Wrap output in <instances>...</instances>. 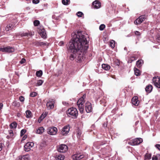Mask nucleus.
I'll return each instance as SVG.
<instances>
[{"mask_svg":"<svg viewBox=\"0 0 160 160\" xmlns=\"http://www.w3.org/2000/svg\"><path fill=\"white\" fill-rule=\"evenodd\" d=\"M46 45L45 43L42 42H39V46Z\"/></svg>","mask_w":160,"mask_h":160,"instance_id":"50","label":"nucleus"},{"mask_svg":"<svg viewBox=\"0 0 160 160\" xmlns=\"http://www.w3.org/2000/svg\"><path fill=\"white\" fill-rule=\"evenodd\" d=\"M25 98L22 96H21L19 97V100L21 102H23L24 101Z\"/></svg>","mask_w":160,"mask_h":160,"instance_id":"44","label":"nucleus"},{"mask_svg":"<svg viewBox=\"0 0 160 160\" xmlns=\"http://www.w3.org/2000/svg\"><path fill=\"white\" fill-rule=\"evenodd\" d=\"M158 156H159V154H157L156 155L153 156L152 158V160H157L158 158Z\"/></svg>","mask_w":160,"mask_h":160,"instance_id":"40","label":"nucleus"},{"mask_svg":"<svg viewBox=\"0 0 160 160\" xmlns=\"http://www.w3.org/2000/svg\"><path fill=\"white\" fill-rule=\"evenodd\" d=\"M86 97V94H84L80 98L77 102V105L78 106L80 112L82 113L83 112L84 105L83 104L84 102V99Z\"/></svg>","mask_w":160,"mask_h":160,"instance_id":"2","label":"nucleus"},{"mask_svg":"<svg viewBox=\"0 0 160 160\" xmlns=\"http://www.w3.org/2000/svg\"><path fill=\"white\" fill-rule=\"evenodd\" d=\"M146 19L145 15H142L140 16L137 18L134 21V23L136 25L140 24L142 22L144 21Z\"/></svg>","mask_w":160,"mask_h":160,"instance_id":"6","label":"nucleus"},{"mask_svg":"<svg viewBox=\"0 0 160 160\" xmlns=\"http://www.w3.org/2000/svg\"><path fill=\"white\" fill-rule=\"evenodd\" d=\"M85 109L87 113H89L92 111V104L89 102H87L85 104Z\"/></svg>","mask_w":160,"mask_h":160,"instance_id":"11","label":"nucleus"},{"mask_svg":"<svg viewBox=\"0 0 160 160\" xmlns=\"http://www.w3.org/2000/svg\"><path fill=\"white\" fill-rule=\"evenodd\" d=\"M38 31L42 38H46V33L45 32V29L43 27H41L40 28H39Z\"/></svg>","mask_w":160,"mask_h":160,"instance_id":"12","label":"nucleus"},{"mask_svg":"<svg viewBox=\"0 0 160 160\" xmlns=\"http://www.w3.org/2000/svg\"><path fill=\"white\" fill-rule=\"evenodd\" d=\"M14 27V26L12 24H9L7 25L5 28V30L8 31L9 30L12 29Z\"/></svg>","mask_w":160,"mask_h":160,"instance_id":"23","label":"nucleus"},{"mask_svg":"<svg viewBox=\"0 0 160 160\" xmlns=\"http://www.w3.org/2000/svg\"><path fill=\"white\" fill-rule=\"evenodd\" d=\"M92 5L94 8L98 9L101 7V4L100 2L98 0H95L93 2Z\"/></svg>","mask_w":160,"mask_h":160,"instance_id":"18","label":"nucleus"},{"mask_svg":"<svg viewBox=\"0 0 160 160\" xmlns=\"http://www.w3.org/2000/svg\"><path fill=\"white\" fill-rule=\"evenodd\" d=\"M154 85L157 88H160V77L153 78L152 79Z\"/></svg>","mask_w":160,"mask_h":160,"instance_id":"7","label":"nucleus"},{"mask_svg":"<svg viewBox=\"0 0 160 160\" xmlns=\"http://www.w3.org/2000/svg\"><path fill=\"white\" fill-rule=\"evenodd\" d=\"M84 157V156L83 155H81L80 154H75L72 156L73 160H80L83 158Z\"/></svg>","mask_w":160,"mask_h":160,"instance_id":"15","label":"nucleus"},{"mask_svg":"<svg viewBox=\"0 0 160 160\" xmlns=\"http://www.w3.org/2000/svg\"><path fill=\"white\" fill-rule=\"evenodd\" d=\"M12 105L17 107H18L20 106V104L19 102L14 101L12 102Z\"/></svg>","mask_w":160,"mask_h":160,"instance_id":"28","label":"nucleus"},{"mask_svg":"<svg viewBox=\"0 0 160 160\" xmlns=\"http://www.w3.org/2000/svg\"><path fill=\"white\" fill-rule=\"evenodd\" d=\"M70 42L67 49L68 52L72 53L70 59L73 60L75 58L78 62L81 61L88 48V40L81 32H78Z\"/></svg>","mask_w":160,"mask_h":160,"instance_id":"1","label":"nucleus"},{"mask_svg":"<svg viewBox=\"0 0 160 160\" xmlns=\"http://www.w3.org/2000/svg\"><path fill=\"white\" fill-rule=\"evenodd\" d=\"M82 133L81 131H80V130L78 131L77 134V136L78 138H79L80 137L81 135L82 134Z\"/></svg>","mask_w":160,"mask_h":160,"instance_id":"43","label":"nucleus"},{"mask_svg":"<svg viewBox=\"0 0 160 160\" xmlns=\"http://www.w3.org/2000/svg\"><path fill=\"white\" fill-rule=\"evenodd\" d=\"M108 123V122L107 121H106L105 122H104L103 125V127L104 128H106L107 126Z\"/></svg>","mask_w":160,"mask_h":160,"instance_id":"52","label":"nucleus"},{"mask_svg":"<svg viewBox=\"0 0 160 160\" xmlns=\"http://www.w3.org/2000/svg\"><path fill=\"white\" fill-rule=\"evenodd\" d=\"M143 63V60L141 59L138 60L136 62V65L137 67L138 68H140L142 65Z\"/></svg>","mask_w":160,"mask_h":160,"instance_id":"24","label":"nucleus"},{"mask_svg":"<svg viewBox=\"0 0 160 160\" xmlns=\"http://www.w3.org/2000/svg\"><path fill=\"white\" fill-rule=\"evenodd\" d=\"M116 135H117V136H118V135H120V134L118 133H116Z\"/></svg>","mask_w":160,"mask_h":160,"instance_id":"59","label":"nucleus"},{"mask_svg":"<svg viewBox=\"0 0 160 160\" xmlns=\"http://www.w3.org/2000/svg\"><path fill=\"white\" fill-rule=\"evenodd\" d=\"M13 48L10 47H3L0 48V51L3 52H11L14 51Z\"/></svg>","mask_w":160,"mask_h":160,"instance_id":"9","label":"nucleus"},{"mask_svg":"<svg viewBox=\"0 0 160 160\" xmlns=\"http://www.w3.org/2000/svg\"><path fill=\"white\" fill-rule=\"evenodd\" d=\"M152 87L151 85H148L145 88L146 92L148 93H150L152 91Z\"/></svg>","mask_w":160,"mask_h":160,"instance_id":"21","label":"nucleus"},{"mask_svg":"<svg viewBox=\"0 0 160 160\" xmlns=\"http://www.w3.org/2000/svg\"><path fill=\"white\" fill-rule=\"evenodd\" d=\"M67 113L69 117L76 118L78 116V112L75 108H72L68 109Z\"/></svg>","mask_w":160,"mask_h":160,"instance_id":"3","label":"nucleus"},{"mask_svg":"<svg viewBox=\"0 0 160 160\" xmlns=\"http://www.w3.org/2000/svg\"><path fill=\"white\" fill-rule=\"evenodd\" d=\"M37 95V93L35 92H33L30 93V96L31 97H33L36 96Z\"/></svg>","mask_w":160,"mask_h":160,"instance_id":"39","label":"nucleus"},{"mask_svg":"<svg viewBox=\"0 0 160 160\" xmlns=\"http://www.w3.org/2000/svg\"><path fill=\"white\" fill-rule=\"evenodd\" d=\"M68 150V146L65 144H61L58 146V151L60 152H64Z\"/></svg>","mask_w":160,"mask_h":160,"instance_id":"8","label":"nucleus"},{"mask_svg":"<svg viewBox=\"0 0 160 160\" xmlns=\"http://www.w3.org/2000/svg\"><path fill=\"white\" fill-rule=\"evenodd\" d=\"M151 154H147L145 155V158L148 159H150L151 158Z\"/></svg>","mask_w":160,"mask_h":160,"instance_id":"38","label":"nucleus"},{"mask_svg":"<svg viewBox=\"0 0 160 160\" xmlns=\"http://www.w3.org/2000/svg\"><path fill=\"white\" fill-rule=\"evenodd\" d=\"M134 73L135 75L137 76H138L140 74V71L137 68H134Z\"/></svg>","mask_w":160,"mask_h":160,"instance_id":"30","label":"nucleus"},{"mask_svg":"<svg viewBox=\"0 0 160 160\" xmlns=\"http://www.w3.org/2000/svg\"><path fill=\"white\" fill-rule=\"evenodd\" d=\"M2 147H3L2 144V143H0V151L2 150Z\"/></svg>","mask_w":160,"mask_h":160,"instance_id":"56","label":"nucleus"},{"mask_svg":"<svg viewBox=\"0 0 160 160\" xmlns=\"http://www.w3.org/2000/svg\"><path fill=\"white\" fill-rule=\"evenodd\" d=\"M19 114H20V113H18V116Z\"/></svg>","mask_w":160,"mask_h":160,"instance_id":"63","label":"nucleus"},{"mask_svg":"<svg viewBox=\"0 0 160 160\" xmlns=\"http://www.w3.org/2000/svg\"><path fill=\"white\" fill-rule=\"evenodd\" d=\"M17 126V123L16 122H14L11 123L9 127L11 129H15Z\"/></svg>","mask_w":160,"mask_h":160,"instance_id":"25","label":"nucleus"},{"mask_svg":"<svg viewBox=\"0 0 160 160\" xmlns=\"http://www.w3.org/2000/svg\"><path fill=\"white\" fill-rule=\"evenodd\" d=\"M157 41L160 44V34L158 35V36Z\"/></svg>","mask_w":160,"mask_h":160,"instance_id":"46","label":"nucleus"},{"mask_svg":"<svg viewBox=\"0 0 160 160\" xmlns=\"http://www.w3.org/2000/svg\"><path fill=\"white\" fill-rule=\"evenodd\" d=\"M43 81L42 80V79H40L38 80L36 86H40L42 84L43 82Z\"/></svg>","mask_w":160,"mask_h":160,"instance_id":"31","label":"nucleus"},{"mask_svg":"<svg viewBox=\"0 0 160 160\" xmlns=\"http://www.w3.org/2000/svg\"><path fill=\"white\" fill-rule=\"evenodd\" d=\"M54 101L52 99H50L47 103V106L48 109H52L54 108Z\"/></svg>","mask_w":160,"mask_h":160,"instance_id":"14","label":"nucleus"},{"mask_svg":"<svg viewBox=\"0 0 160 160\" xmlns=\"http://www.w3.org/2000/svg\"><path fill=\"white\" fill-rule=\"evenodd\" d=\"M34 145V143L32 142H28L24 146V149L25 151H29L31 148Z\"/></svg>","mask_w":160,"mask_h":160,"instance_id":"10","label":"nucleus"},{"mask_svg":"<svg viewBox=\"0 0 160 160\" xmlns=\"http://www.w3.org/2000/svg\"><path fill=\"white\" fill-rule=\"evenodd\" d=\"M30 156L28 154L19 156L18 160H30Z\"/></svg>","mask_w":160,"mask_h":160,"instance_id":"16","label":"nucleus"},{"mask_svg":"<svg viewBox=\"0 0 160 160\" xmlns=\"http://www.w3.org/2000/svg\"><path fill=\"white\" fill-rule=\"evenodd\" d=\"M70 130V128L68 126H66L62 128L61 134L63 135H66L68 133Z\"/></svg>","mask_w":160,"mask_h":160,"instance_id":"13","label":"nucleus"},{"mask_svg":"<svg viewBox=\"0 0 160 160\" xmlns=\"http://www.w3.org/2000/svg\"><path fill=\"white\" fill-rule=\"evenodd\" d=\"M115 41L113 40H112L110 42V46L112 48H114L115 47Z\"/></svg>","mask_w":160,"mask_h":160,"instance_id":"33","label":"nucleus"},{"mask_svg":"<svg viewBox=\"0 0 160 160\" xmlns=\"http://www.w3.org/2000/svg\"><path fill=\"white\" fill-rule=\"evenodd\" d=\"M26 117L27 118H30L32 117V114L30 110H27L26 111Z\"/></svg>","mask_w":160,"mask_h":160,"instance_id":"27","label":"nucleus"},{"mask_svg":"<svg viewBox=\"0 0 160 160\" xmlns=\"http://www.w3.org/2000/svg\"><path fill=\"white\" fill-rule=\"evenodd\" d=\"M44 129L43 127L38 128L36 130V133L38 134H42L44 131Z\"/></svg>","mask_w":160,"mask_h":160,"instance_id":"20","label":"nucleus"},{"mask_svg":"<svg viewBox=\"0 0 160 160\" xmlns=\"http://www.w3.org/2000/svg\"><path fill=\"white\" fill-rule=\"evenodd\" d=\"M31 0H26V1H30Z\"/></svg>","mask_w":160,"mask_h":160,"instance_id":"64","label":"nucleus"},{"mask_svg":"<svg viewBox=\"0 0 160 160\" xmlns=\"http://www.w3.org/2000/svg\"><path fill=\"white\" fill-rule=\"evenodd\" d=\"M27 136H26V135L24 136L23 137V138H22V139L24 140L26 138H27Z\"/></svg>","mask_w":160,"mask_h":160,"instance_id":"58","label":"nucleus"},{"mask_svg":"<svg viewBox=\"0 0 160 160\" xmlns=\"http://www.w3.org/2000/svg\"><path fill=\"white\" fill-rule=\"evenodd\" d=\"M33 24L35 26H38L40 24V22L38 20H35L34 21Z\"/></svg>","mask_w":160,"mask_h":160,"instance_id":"37","label":"nucleus"},{"mask_svg":"<svg viewBox=\"0 0 160 160\" xmlns=\"http://www.w3.org/2000/svg\"><path fill=\"white\" fill-rule=\"evenodd\" d=\"M138 122V121H137L136 122V124H137Z\"/></svg>","mask_w":160,"mask_h":160,"instance_id":"61","label":"nucleus"},{"mask_svg":"<svg viewBox=\"0 0 160 160\" xmlns=\"http://www.w3.org/2000/svg\"><path fill=\"white\" fill-rule=\"evenodd\" d=\"M33 44L36 46H39V42H33Z\"/></svg>","mask_w":160,"mask_h":160,"instance_id":"48","label":"nucleus"},{"mask_svg":"<svg viewBox=\"0 0 160 160\" xmlns=\"http://www.w3.org/2000/svg\"><path fill=\"white\" fill-rule=\"evenodd\" d=\"M142 139L140 138H136L128 142V143L132 146H134L140 144L142 142Z\"/></svg>","mask_w":160,"mask_h":160,"instance_id":"4","label":"nucleus"},{"mask_svg":"<svg viewBox=\"0 0 160 160\" xmlns=\"http://www.w3.org/2000/svg\"><path fill=\"white\" fill-rule=\"evenodd\" d=\"M136 59V58L134 57H131L128 60V62L132 63L133 61L135 60Z\"/></svg>","mask_w":160,"mask_h":160,"instance_id":"35","label":"nucleus"},{"mask_svg":"<svg viewBox=\"0 0 160 160\" xmlns=\"http://www.w3.org/2000/svg\"><path fill=\"white\" fill-rule=\"evenodd\" d=\"M58 130L57 128L54 127L49 128L47 130L48 133L52 135H54L56 134Z\"/></svg>","mask_w":160,"mask_h":160,"instance_id":"5","label":"nucleus"},{"mask_svg":"<svg viewBox=\"0 0 160 160\" xmlns=\"http://www.w3.org/2000/svg\"><path fill=\"white\" fill-rule=\"evenodd\" d=\"M102 68L105 70H108L110 69V67L107 64H103L102 65Z\"/></svg>","mask_w":160,"mask_h":160,"instance_id":"26","label":"nucleus"},{"mask_svg":"<svg viewBox=\"0 0 160 160\" xmlns=\"http://www.w3.org/2000/svg\"><path fill=\"white\" fill-rule=\"evenodd\" d=\"M83 15V13L82 12H78L77 13V15L79 17H82V16Z\"/></svg>","mask_w":160,"mask_h":160,"instance_id":"42","label":"nucleus"},{"mask_svg":"<svg viewBox=\"0 0 160 160\" xmlns=\"http://www.w3.org/2000/svg\"><path fill=\"white\" fill-rule=\"evenodd\" d=\"M155 147L160 150V144H156L155 145Z\"/></svg>","mask_w":160,"mask_h":160,"instance_id":"54","label":"nucleus"},{"mask_svg":"<svg viewBox=\"0 0 160 160\" xmlns=\"http://www.w3.org/2000/svg\"><path fill=\"white\" fill-rule=\"evenodd\" d=\"M9 134L11 136H12L13 135V131L12 130L9 131Z\"/></svg>","mask_w":160,"mask_h":160,"instance_id":"49","label":"nucleus"},{"mask_svg":"<svg viewBox=\"0 0 160 160\" xmlns=\"http://www.w3.org/2000/svg\"><path fill=\"white\" fill-rule=\"evenodd\" d=\"M119 62H117V65L118 66H119Z\"/></svg>","mask_w":160,"mask_h":160,"instance_id":"60","label":"nucleus"},{"mask_svg":"<svg viewBox=\"0 0 160 160\" xmlns=\"http://www.w3.org/2000/svg\"><path fill=\"white\" fill-rule=\"evenodd\" d=\"M34 34V32H23L21 34V36L22 37H25V36H32Z\"/></svg>","mask_w":160,"mask_h":160,"instance_id":"22","label":"nucleus"},{"mask_svg":"<svg viewBox=\"0 0 160 160\" xmlns=\"http://www.w3.org/2000/svg\"><path fill=\"white\" fill-rule=\"evenodd\" d=\"M26 130L25 129H22L21 130L20 132L21 136H22L24 135L25 133L26 132Z\"/></svg>","mask_w":160,"mask_h":160,"instance_id":"41","label":"nucleus"},{"mask_svg":"<svg viewBox=\"0 0 160 160\" xmlns=\"http://www.w3.org/2000/svg\"><path fill=\"white\" fill-rule=\"evenodd\" d=\"M64 158V155L60 154H57L55 156L56 160H63Z\"/></svg>","mask_w":160,"mask_h":160,"instance_id":"19","label":"nucleus"},{"mask_svg":"<svg viewBox=\"0 0 160 160\" xmlns=\"http://www.w3.org/2000/svg\"><path fill=\"white\" fill-rule=\"evenodd\" d=\"M47 114L46 113L45 114H42V115L40 116L38 121H41L43 119L47 116Z\"/></svg>","mask_w":160,"mask_h":160,"instance_id":"34","label":"nucleus"},{"mask_svg":"<svg viewBox=\"0 0 160 160\" xmlns=\"http://www.w3.org/2000/svg\"><path fill=\"white\" fill-rule=\"evenodd\" d=\"M42 74V72L41 70L37 71L36 72V75L38 77H41Z\"/></svg>","mask_w":160,"mask_h":160,"instance_id":"32","label":"nucleus"},{"mask_svg":"<svg viewBox=\"0 0 160 160\" xmlns=\"http://www.w3.org/2000/svg\"><path fill=\"white\" fill-rule=\"evenodd\" d=\"M26 62V60L25 59L23 58L21 61H20V63L21 64H23L25 63Z\"/></svg>","mask_w":160,"mask_h":160,"instance_id":"47","label":"nucleus"},{"mask_svg":"<svg viewBox=\"0 0 160 160\" xmlns=\"http://www.w3.org/2000/svg\"><path fill=\"white\" fill-rule=\"evenodd\" d=\"M64 44V42L62 41H61L58 43V45L60 46H62Z\"/></svg>","mask_w":160,"mask_h":160,"instance_id":"53","label":"nucleus"},{"mask_svg":"<svg viewBox=\"0 0 160 160\" xmlns=\"http://www.w3.org/2000/svg\"><path fill=\"white\" fill-rule=\"evenodd\" d=\"M105 28V25L103 24H102L100 26L99 29L100 30L102 31Z\"/></svg>","mask_w":160,"mask_h":160,"instance_id":"36","label":"nucleus"},{"mask_svg":"<svg viewBox=\"0 0 160 160\" xmlns=\"http://www.w3.org/2000/svg\"><path fill=\"white\" fill-rule=\"evenodd\" d=\"M132 104L136 106H138L139 103L138 97L137 96L133 97L132 99Z\"/></svg>","mask_w":160,"mask_h":160,"instance_id":"17","label":"nucleus"},{"mask_svg":"<svg viewBox=\"0 0 160 160\" xmlns=\"http://www.w3.org/2000/svg\"><path fill=\"white\" fill-rule=\"evenodd\" d=\"M62 104H63V105H67V104H68V103H67V102H62Z\"/></svg>","mask_w":160,"mask_h":160,"instance_id":"57","label":"nucleus"},{"mask_svg":"<svg viewBox=\"0 0 160 160\" xmlns=\"http://www.w3.org/2000/svg\"><path fill=\"white\" fill-rule=\"evenodd\" d=\"M62 2L65 5H67L70 3V0H62Z\"/></svg>","mask_w":160,"mask_h":160,"instance_id":"29","label":"nucleus"},{"mask_svg":"<svg viewBox=\"0 0 160 160\" xmlns=\"http://www.w3.org/2000/svg\"><path fill=\"white\" fill-rule=\"evenodd\" d=\"M100 142H97V144H99H99H100Z\"/></svg>","mask_w":160,"mask_h":160,"instance_id":"62","label":"nucleus"},{"mask_svg":"<svg viewBox=\"0 0 160 160\" xmlns=\"http://www.w3.org/2000/svg\"><path fill=\"white\" fill-rule=\"evenodd\" d=\"M135 34L136 35L138 36L140 35V32L138 31H135Z\"/></svg>","mask_w":160,"mask_h":160,"instance_id":"51","label":"nucleus"},{"mask_svg":"<svg viewBox=\"0 0 160 160\" xmlns=\"http://www.w3.org/2000/svg\"><path fill=\"white\" fill-rule=\"evenodd\" d=\"M32 2L35 4H37L39 2V0H32Z\"/></svg>","mask_w":160,"mask_h":160,"instance_id":"45","label":"nucleus"},{"mask_svg":"<svg viewBox=\"0 0 160 160\" xmlns=\"http://www.w3.org/2000/svg\"><path fill=\"white\" fill-rule=\"evenodd\" d=\"M3 107V104L2 103H0V110H1Z\"/></svg>","mask_w":160,"mask_h":160,"instance_id":"55","label":"nucleus"}]
</instances>
